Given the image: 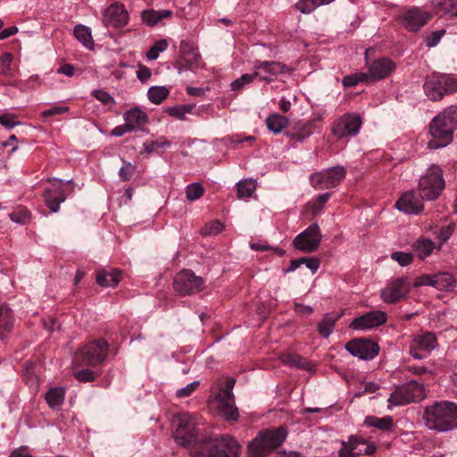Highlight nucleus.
<instances>
[{
    "mask_svg": "<svg viewBox=\"0 0 457 457\" xmlns=\"http://www.w3.org/2000/svg\"><path fill=\"white\" fill-rule=\"evenodd\" d=\"M423 419L428 428L437 432L452 430L457 420V403L436 402L426 407Z\"/></svg>",
    "mask_w": 457,
    "mask_h": 457,
    "instance_id": "f257e3e1",
    "label": "nucleus"
},
{
    "mask_svg": "<svg viewBox=\"0 0 457 457\" xmlns=\"http://www.w3.org/2000/svg\"><path fill=\"white\" fill-rule=\"evenodd\" d=\"M457 129V105L450 106L436 116L430 124L432 140L430 148L446 146L453 140V132Z\"/></svg>",
    "mask_w": 457,
    "mask_h": 457,
    "instance_id": "f03ea898",
    "label": "nucleus"
},
{
    "mask_svg": "<svg viewBox=\"0 0 457 457\" xmlns=\"http://www.w3.org/2000/svg\"><path fill=\"white\" fill-rule=\"evenodd\" d=\"M287 436L284 427L260 432L248 445L249 457H266L284 442Z\"/></svg>",
    "mask_w": 457,
    "mask_h": 457,
    "instance_id": "7ed1b4c3",
    "label": "nucleus"
},
{
    "mask_svg": "<svg viewBox=\"0 0 457 457\" xmlns=\"http://www.w3.org/2000/svg\"><path fill=\"white\" fill-rule=\"evenodd\" d=\"M445 186L443 170L434 164L420 178L417 192L421 199L434 201L439 197Z\"/></svg>",
    "mask_w": 457,
    "mask_h": 457,
    "instance_id": "20e7f679",
    "label": "nucleus"
},
{
    "mask_svg": "<svg viewBox=\"0 0 457 457\" xmlns=\"http://www.w3.org/2000/svg\"><path fill=\"white\" fill-rule=\"evenodd\" d=\"M109 345L104 339L91 341L77 351L74 355V364L97 366L107 357Z\"/></svg>",
    "mask_w": 457,
    "mask_h": 457,
    "instance_id": "39448f33",
    "label": "nucleus"
},
{
    "mask_svg": "<svg viewBox=\"0 0 457 457\" xmlns=\"http://www.w3.org/2000/svg\"><path fill=\"white\" fill-rule=\"evenodd\" d=\"M197 421L195 416L189 413H181L172 419L174 428V439L181 446L189 445L198 435Z\"/></svg>",
    "mask_w": 457,
    "mask_h": 457,
    "instance_id": "423d86ee",
    "label": "nucleus"
},
{
    "mask_svg": "<svg viewBox=\"0 0 457 457\" xmlns=\"http://www.w3.org/2000/svg\"><path fill=\"white\" fill-rule=\"evenodd\" d=\"M239 449L232 438L214 437L207 441L194 457H237Z\"/></svg>",
    "mask_w": 457,
    "mask_h": 457,
    "instance_id": "0eeeda50",
    "label": "nucleus"
},
{
    "mask_svg": "<svg viewBox=\"0 0 457 457\" xmlns=\"http://www.w3.org/2000/svg\"><path fill=\"white\" fill-rule=\"evenodd\" d=\"M424 395L423 386L417 381H411L395 388L387 399L388 408L391 409L392 406L405 405L411 402L420 401Z\"/></svg>",
    "mask_w": 457,
    "mask_h": 457,
    "instance_id": "6e6552de",
    "label": "nucleus"
},
{
    "mask_svg": "<svg viewBox=\"0 0 457 457\" xmlns=\"http://www.w3.org/2000/svg\"><path fill=\"white\" fill-rule=\"evenodd\" d=\"M345 177L342 166L332 167L310 175V183L316 190L329 189L338 186Z\"/></svg>",
    "mask_w": 457,
    "mask_h": 457,
    "instance_id": "1a4fd4ad",
    "label": "nucleus"
},
{
    "mask_svg": "<svg viewBox=\"0 0 457 457\" xmlns=\"http://www.w3.org/2000/svg\"><path fill=\"white\" fill-rule=\"evenodd\" d=\"M175 291L180 295H192L200 292L204 287V279L192 270H184L179 272L173 282Z\"/></svg>",
    "mask_w": 457,
    "mask_h": 457,
    "instance_id": "9d476101",
    "label": "nucleus"
},
{
    "mask_svg": "<svg viewBox=\"0 0 457 457\" xmlns=\"http://www.w3.org/2000/svg\"><path fill=\"white\" fill-rule=\"evenodd\" d=\"M321 241V233L317 223H313L297 235L293 244L295 248L305 252L312 253L318 249Z\"/></svg>",
    "mask_w": 457,
    "mask_h": 457,
    "instance_id": "9b49d317",
    "label": "nucleus"
},
{
    "mask_svg": "<svg viewBox=\"0 0 457 457\" xmlns=\"http://www.w3.org/2000/svg\"><path fill=\"white\" fill-rule=\"evenodd\" d=\"M437 347V340L434 333L426 332L413 337L410 343V354L421 360Z\"/></svg>",
    "mask_w": 457,
    "mask_h": 457,
    "instance_id": "f8f14e48",
    "label": "nucleus"
},
{
    "mask_svg": "<svg viewBox=\"0 0 457 457\" xmlns=\"http://www.w3.org/2000/svg\"><path fill=\"white\" fill-rule=\"evenodd\" d=\"M410 292V284L404 277L397 278L390 281L380 291V298L386 303H395L404 298Z\"/></svg>",
    "mask_w": 457,
    "mask_h": 457,
    "instance_id": "ddd939ff",
    "label": "nucleus"
},
{
    "mask_svg": "<svg viewBox=\"0 0 457 457\" xmlns=\"http://www.w3.org/2000/svg\"><path fill=\"white\" fill-rule=\"evenodd\" d=\"M345 349L352 355L361 360H372L379 352L377 343L368 339H353L345 345Z\"/></svg>",
    "mask_w": 457,
    "mask_h": 457,
    "instance_id": "4468645a",
    "label": "nucleus"
},
{
    "mask_svg": "<svg viewBox=\"0 0 457 457\" xmlns=\"http://www.w3.org/2000/svg\"><path fill=\"white\" fill-rule=\"evenodd\" d=\"M361 126L360 116L347 113L339 118L332 126L333 134L338 138L356 135Z\"/></svg>",
    "mask_w": 457,
    "mask_h": 457,
    "instance_id": "2eb2a0df",
    "label": "nucleus"
},
{
    "mask_svg": "<svg viewBox=\"0 0 457 457\" xmlns=\"http://www.w3.org/2000/svg\"><path fill=\"white\" fill-rule=\"evenodd\" d=\"M213 406L217 409L219 415L228 420H237L238 419V411L235 406L234 395L228 391H219L212 401Z\"/></svg>",
    "mask_w": 457,
    "mask_h": 457,
    "instance_id": "dca6fc26",
    "label": "nucleus"
},
{
    "mask_svg": "<svg viewBox=\"0 0 457 457\" xmlns=\"http://www.w3.org/2000/svg\"><path fill=\"white\" fill-rule=\"evenodd\" d=\"M414 286H431L438 290L450 291L456 287V279L451 273L439 272L420 277Z\"/></svg>",
    "mask_w": 457,
    "mask_h": 457,
    "instance_id": "f3484780",
    "label": "nucleus"
},
{
    "mask_svg": "<svg viewBox=\"0 0 457 457\" xmlns=\"http://www.w3.org/2000/svg\"><path fill=\"white\" fill-rule=\"evenodd\" d=\"M386 320V312L376 310L355 318L349 327L354 330H367L381 326L385 324Z\"/></svg>",
    "mask_w": 457,
    "mask_h": 457,
    "instance_id": "a211bd4d",
    "label": "nucleus"
},
{
    "mask_svg": "<svg viewBox=\"0 0 457 457\" xmlns=\"http://www.w3.org/2000/svg\"><path fill=\"white\" fill-rule=\"evenodd\" d=\"M179 50L180 57L177 63L179 73H181L184 69L191 70L199 66L201 56L197 48H195L193 44L183 40L180 42Z\"/></svg>",
    "mask_w": 457,
    "mask_h": 457,
    "instance_id": "6ab92c4d",
    "label": "nucleus"
},
{
    "mask_svg": "<svg viewBox=\"0 0 457 457\" xmlns=\"http://www.w3.org/2000/svg\"><path fill=\"white\" fill-rule=\"evenodd\" d=\"M255 72L260 71L258 78L267 83L271 82L277 76L289 71V68L275 61L256 62L253 66Z\"/></svg>",
    "mask_w": 457,
    "mask_h": 457,
    "instance_id": "aec40b11",
    "label": "nucleus"
},
{
    "mask_svg": "<svg viewBox=\"0 0 457 457\" xmlns=\"http://www.w3.org/2000/svg\"><path fill=\"white\" fill-rule=\"evenodd\" d=\"M129 22V13L123 4L114 3L104 12L103 23L104 26L122 28Z\"/></svg>",
    "mask_w": 457,
    "mask_h": 457,
    "instance_id": "412c9836",
    "label": "nucleus"
},
{
    "mask_svg": "<svg viewBox=\"0 0 457 457\" xmlns=\"http://www.w3.org/2000/svg\"><path fill=\"white\" fill-rule=\"evenodd\" d=\"M367 78L370 81L379 80L387 78L395 69V63L388 58L376 59L370 63L367 62Z\"/></svg>",
    "mask_w": 457,
    "mask_h": 457,
    "instance_id": "4be33fe9",
    "label": "nucleus"
},
{
    "mask_svg": "<svg viewBox=\"0 0 457 457\" xmlns=\"http://www.w3.org/2000/svg\"><path fill=\"white\" fill-rule=\"evenodd\" d=\"M423 201L425 200L420 197L418 192L410 190L401 195L395 203V207L405 213L418 214L424 209Z\"/></svg>",
    "mask_w": 457,
    "mask_h": 457,
    "instance_id": "5701e85b",
    "label": "nucleus"
},
{
    "mask_svg": "<svg viewBox=\"0 0 457 457\" xmlns=\"http://www.w3.org/2000/svg\"><path fill=\"white\" fill-rule=\"evenodd\" d=\"M430 15L420 9L413 7L405 12L400 18L403 26L409 31H418L429 20Z\"/></svg>",
    "mask_w": 457,
    "mask_h": 457,
    "instance_id": "b1692460",
    "label": "nucleus"
},
{
    "mask_svg": "<svg viewBox=\"0 0 457 457\" xmlns=\"http://www.w3.org/2000/svg\"><path fill=\"white\" fill-rule=\"evenodd\" d=\"M51 181L53 182V187L52 188L45 190L44 199L51 212H57L60 208V204L65 201L66 196L61 186V182L56 179H53Z\"/></svg>",
    "mask_w": 457,
    "mask_h": 457,
    "instance_id": "393cba45",
    "label": "nucleus"
},
{
    "mask_svg": "<svg viewBox=\"0 0 457 457\" xmlns=\"http://www.w3.org/2000/svg\"><path fill=\"white\" fill-rule=\"evenodd\" d=\"M123 120L131 131L142 130L148 122V115L140 108L132 107L123 113Z\"/></svg>",
    "mask_w": 457,
    "mask_h": 457,
    "instance_id": "a878e982",
    "label": "nucleus"
},
{
    "mask_svg": "<svg viewBox=\"0 0 457 457\" xmlns=\"http://www.w3.org/2000/svg\"><path fill=\"white\" fill-rule=\"evenodd\" d=\"M423 87L426 96L433 101L441 100L445 96L443 85H441L437 74L428 77Z\"/></svg>",
    "mask_w": 457,
    "mask_h": 457,
    "instance_id": "bb28decb",
    "label": "nucleus"
},
{
    "mask_svg": "<svg viewBox=\"0 0 457 457\" xmlns=\"http://www.w3.org/2000/svg\"><path fill=\"white\" fill-rule=\"evenodd\" d=\"M363 439L351 436L349 441L342 442V448L338 452V457H358L363 454V448L360 444H364Z\"/></svg>",
    "mask_w": 457,
    "mask_h": 457,
    "instance_id": "cd10ccee",
    "label": "nucleus"
},
{
    "mask_svg": "<svg viewBox=\"0 0 457 457\" xmlns=\"http://www.w3.org/2000/svg\"><path fill=\"white\" fill-rule=\"evenodd\" d=\"M172 12L170 10H145L142 12V19L143 21L150 27L155 26L163 19H168L172 16Z\"/></svg>",
    "mask_w": 457,
    "mask_h": 457,
    "instance_id": "c85d7f7f",
    "label": "nucleus"
},
{
    "mask_svg": "<svg viewBox=\"0 0 457 457\" xmlns=\"http://www.w3.org/2000/svg\"><path fill=\"white\" fill-rule=\"evenodd\" d=\"M341 318L339 313H326L322 320L318 324L317 330L319 334L328 338L334 330L337 321Z\"/></svg>",
    "mask_w": 457,
    "mask_h": 457,
    "instance_id": "c756f323",
    "label": "nucleus"
},
{
    "mask_svg": "<svg viewBox=\"0 0 457 457\" xmlns=\"http://www.w3.org/2000/svg\"><path fill=\"white\" fill-rule=\"evenodd\" d=\"M120 280V272L118 270L112 271L99 270L96 274V282L102 287H114Z\"/></svg>",
    "mask_w": 457,
    "mask_h": 457,
    "instance_id": "7c9ffc66",
    "label": "nucleus"
},
{
    "mask_svg": "<svg viewBox=\"0 0 457 457\" xmlns=\"http://www.w3.org/2000/svg\"><path fill=\"white\" fill-rule=\"evenodd\" d=\"M334 1L335 0H299L295 4V7L302 13L309 14L319 6L329 4Z\"/></svg>",
    "mask_w": 457,
    "mask_h": 457,
    "instance_id": "2f4dec72",
    "label": "nucleus"
},
{
    "mask_svg": "<svg viewBox=\"0 0 457 457\" xmlns=\"http://www.w3.org/2000/svg\"><path fill=\"white\" fill-rule=\"evenodd\" d=\"M268 129L275 134H279L288 124V119L278 113L270 115L266 119Z\"/></svg>",
    "mask_w": 457,
    "mask_h": 457,
    "instance_id": "473e14b6",
    "label": "nucleus"
},
{
    "mask_svg": "<svg viewBox=\"0 0 457 457\" xmlns=\"http://www.w3.org/2000/svg\"><path fill=\"white\" fill-rule=\"evenodd\" d=\"M413 248L417 252L418 257L424 260L433 253L435 243L428 238H420L413 245Z\"/></svg>",
    "mask_w": 457,
    "mask_h": 457,
    "instance_id": "72a5a7b5",
    "label": "nucleus"
},
{
    "mask_svg": "<svg viewBox=\"0 0 457 457\" xmlns=\"http://www.w3.org/2000/svg\"><path fill=\"white\" fill-rule=\"evenodd\" d=\"M365 425L374 427L380 430H389L393 427V419L391 416L378 418L376 416H368L364 421Z\"/></svg>",
    "mask_w": 457,
    "mask_h": 457,
    "instance_id": "f704fd0d",
    "label": "nucleus"
},
{
    "mask_svg": "<svg viewBox=\"0 0 457 457\" xmlns=\"http://www.w3.org/2000/svg\"><path fill=\"white\" fill-rule=\"evenodd\" d=\"M46 400L50 408H59L64 400V390L61 387L51 388L46 394Z\"/></svg>",
    "mask_w": 457,
    "mask_h": 457,
    "instance_id": "c9c22d12",
    "label": "nucleus"
},
{
    "mask_svg": "<svg viewBox=\"0 0 457 457\" xmlns=\"http://www.w3.org/2000/svg\"><path fill=\"white\" fill-rule=\"evenodd\" d=\"M169 89L166 87L154 86L148 89L147 96L151 103L159 104L169 96Z\"/></svg>",
    "mask_w": 457,
    "mask_h": 457,
    "instance_id": "e433bc0d",
    "label": "nucleus"
},
{
    "mask_svg": "<svg viewBox=\"0 0 457 457\" xmlns=\"http://www.w3.org/2000/svg\"><path fill=\"white\" fill-rule=\"evenodd\" d=\"M74 36L87 48H92L93 39L91 36V29L88 27L84 25H77L74 28Z\"/></svg>",
    "mask_w": 457,
    "mask_h": 457,
    "instance_id": "4c0bfd02",
    "label": "nucleus"
},
{
    "mask_svg": "<svg viewBox=\"0 0 457 457\" xmlns=\"http://www.w3.org/2000/svg\"><path fill=\"white\" fill-rule=\"evenodd\" d=\"M438 79L445 95H450L457 92V78L447 74H437Z\"/></svg>",
    "mask_w": 457,
    "mask_h": 457,
    "instance_id": "58836bf2",
    "label": "nucleus"
},
{
    "mask_svg": "<svg viewBox=\"0 0 457 457\" xmlns=\"http://www.w3.org/2000/svg\"><path fill=\"white\" fill-rule=\"evenodd\" d=\"M256 183L253 179H245L243 181H239L237 184V197L245 198L249 197L255 191Z\"/></svg>",
    "mask_w": 457,
    "mask_h": 457,
    "instance_id": "ea45409f",
    "label": "nucleus"
},
{
    "mask_svg": "<svg viewBox=\"0 0 457 457\" xmlns=\"http://www.w3.org/2000/svg\"><path fill=\"white\" fill-rule=\"evenodd\" d=\"M260 75V71L255 72L253 71L251 74H243L239 79L234 80L231 83V89L237 91L242 89L245 85L251 84Z\"/></svg>",
    "mask_w": 457,
    "mask_h": 457,
    "instance_id": "a19ab883",
    "label": "nucleus"
},
{
    "mask_svg": "<svg viewBox=\"0 0 457 457\" xmlns=\"http://www.w3.org/2000/svg\"><path fill=\"white\" fill-rule=\"evenodd\" d=\"M435 5L445 13L457 17L456 0H436Z\"/></svg>",
    "mask_w": 457,
    "mask_h": 457,
    "instance_id": "79ce46f5",
    "label": "nucleus"
},
{
    "mask_svg": "<svg viewBox=\"0 0 457 457\" xmlns=\"http://www.w3.org/2000/svg\"><path fill=\"white\" fill-rule=\"evenodd\" d=\"M330 193H324L317 195L312 201L309 203V206L313 214L319 213L324 207L325 204L330 198Z\"/></svg>",
    "mask_w": 457,
    "mask_h": 457,
    "instance_id": "37998d69",
    "label": "nucleus"
},
{
    "mask_svg": "<svg viewBox=\"0 0 457 457\" xmlns=\"http://www.w3.org/2000/svg\"><path fill=\"white\" fill-rule=\"evenodd\" d=\"M168 47V42L166 39H161L154 43V45L149 49L146 56L149 60H156L160 54L165 51Z\"/></svg>",
    "mask_w": 457,
    "mask_h": 457,
    "instance_id": "c03bdc74",
    "label": "nucleus"
},
{
    "mask_svg": "<svg viewBox=\"0 0 457 457\" xmlns=\"http://www.w3.org/2000/svg\"><path fill=\"white\" fill-rule=\"evenodd\" d=\"M204 195V187L199 183H192L186 187L187 199L195 201Z\"/></svg>",
    "mask_w": 457,
    "mask_h": 457,
    "instance_id": "a18cd8bd",
    "label": "nucleus"
},
{
    "mask_svg": "<svg viewBox=\"0 0 457 457\" xmlns=\"http://www.w3.org/2000/svg\"><path fill=\"white\" fill-rule=\"evenodd\" d=\"M360 82H369L366 72L348 75L343 79V85L345 87H354Z\"/></svg>",
    "mask_w": 457,
    "mask_h": 457,
    "instance_id": "49530a36",
    "label": "nucleus"
},
{
    "mask_svg": "<svg viewBox=\"0 0 457 457\" xmlns=\"http://www.w3.org/2000/svg\"><path fill=\"white\" fill-rule=\"evenodd\" d=\"M392 260L398 262L401 266H408L413 260V254L404 252H395L391 253Z\"/></svg>",
    "mask_w": 457,
    "mask_h": 457,
    "instance_id": "de8ad7c7",
    "label": "nucleus"
},
{
    "mask_svg": "<svg viewBox=\"0 0 457 457\" xmlns=\"http://www.w3.org/2000/svg\"><path fill=\"white\" fill-rule=\"evenodd\" d=\"M136 166L129 162H123V165L119 170V176L121 180L128 181L135 174Z\"/></svg>",
    "mask_w": 457,
    "mask_h": 457,
    "instance_id": "09e8293b",
    "label": "nucleus"
},
{
    "mask_svg": "<svg viewBox=\"0 0 457 457\" xmlns=\"http://www.w3.org/2000/svg\"><path fill=\"white\" fill-rule=\"evenodd\" d=\"M12 62V54L5 53L0 57V74L10 75L12 71L11 63Z\"/></svg>",
    "mask_w": 457,
    "mask_h": 457,
    "instance_id": "8fccbe9b",
    "label": "nucleus"
},
{
    "mask_svg": "<svg viewBox=\"0 0 457 457\" xmlns=\"http://www.w3.org/2000/svg\"><path fill=\"white\" fill-rule=\"evenodd\" d=\"M193 108L194 107L192 105L176 106L169 109L168 112L175 118L184 120L187 113L192 112Z\"/></svg>",
    "mask_w": 457,
    "mask_h": 457,
    "instance_id": "3c124183",
    "label": "nucleus"
},
{
    "mask_svg": "<svg viewBox=\"0 0 457 457\" xmlns=\"http://www.w3.org/2000/svg\"><path fill=\"white\" fill-rule=\"evenodd\" d=\"M453 232V226H444L438 228L436 231H435L436 237L441 241L439 245V249L441 248L442 245L452 237Z\"/></svg>",
    "mask_w": 457,
    "mask_h": 457,
    "instance_id": "603ef678",
    "label": "nucleus"
},
{
    "mask_svg": "<svg viewBox=\"0 0 457 457\" xmlns=\"http://www.w3.org/2000/svg\"><path fill=\"white\" fill-rule=\"evenodd\" d=\"M12 327L11 312L0 307V330L7 331Z\"/></svg>",
    "mask_w": 457,
    "mask_h": 457,
    "instance_id": "864d4df0",
    "label": "nucleus"
},
{
    "mask_svg": "<svg viewBox=\"0 0 457 457\" xmlns=\"http://www.w3.org/2000/svg\"><path fill=\"white\" fill-rule=\"evenodd\" d=\"M96 376V373L89 369H84L75 373V378L80 382L94 381Z\"/></svg>",
    "mask_w": 457,
    "mask_h": 457,
    "instance_id": "5fc2aeb1",
    "label": "nucleus"
},
{
    "mask_svg": "<svg viewBox=\"0 0 457 457\" xmlns=\"http://www.w3.org/2000/svg\"><path fill=\"white\" fill-rule=\"evenodd\" d=\"M10 219L15 223L23 224L29 220V213L27 210L21 209L18 212H13L9 214Z\"/></svg>",
    "mask_w": 457,
    "mask_h": 457,
    "instance_id": "6e6d98bb",
    "label": "nucleus"
},
{
    "mask_svg": "<svg viewBox=\"0 0 457 457\" xmlns=\"http://www.w3.org/2000/svg\"><path fill=\"white\" fill-rule=\"evenodd\" d=\"M199 384H200L199 381H194V382L187 385L185 387H182V388L179 389L176 392V395L179 398L187 397V396L191 395V394L194 391L196 390V388L198 387Z\"/></svg>",
    "mask_w": 457,
    "mask_h": 457,
    "instance_id": "4d7b16f0",
    "label": "nucleus"
},
{
    "mask_svg": "<svg viewBox=\"0 0 457 457\" xmlns=\"http://www.w3.org/2000/svg\"><path fill=\"white\" fill-rule=\"evenodd\" d=\"M283 362L290 366L303 368L305 361L296 354H287L283 358Z\"/></svg>",
    "mask_w": 457,
    "mask_h": 457,
    "instance_id": "13d9d810",
    "label": "nucleus"
},
{
    "mask_svg": "<svg viewBox=\"0 0 457 457\" xmlns=\"http://www.w3.org/2000/svg\"><path fill=\"white\" fill-rule=\"evenodd\" d=\"M0 124L7 129H12L20 124V122L17 120L16 116L5 113L0 116Z\"/></svg>",
    "mask_w": 457,
    "mask_h": 457,
    "instance_id": "bf43d9fd",
    "label": "nucleus"
},
{
    "mask_svg": "<svg viewBox=\"0 0 457 457\" xmlns=\"http://www.w3.org/2000/svg\"><path fill=\"white\" fill-rule=\"evenodd\" d=\"M69 112V108L66 106H53L48 110H45L41 112L44 118L62 114Z\"/></svg>",
    "mask_w": 457,
    "mask_h": 457,
    "instance_id": "052dcab7",
    "label": "nucleus"
},
{
    "mask_svg": "<svg viewBox=\"0 0 457 457\" xmlns=\"http://www.w3.org/2000/svg\"><path fill=\"white\" fill-rule=\"evenodd\" d=\"M93 96L100 102L104 104L114 103L112 96L104 90H95Z\"/></svg>",
    "mask_w": 457,
    "mask_h": 457,
    "instance_id": "680f3d73",
    "label": "nucleus"
},
{
    "mask_svg": "<svg viewBox=\"0 0 457 457\" xmlns=\"http://www.w3.org/2000/svg\"><path fill=\"white\" fill-rule=\"evenodd\" d=\"M222 229V224L219 220H214L210 227L203 228L202 234L204 236L218 234Z\"/></svg>",
    "mask_w": 457,
    "mask_h": 457,
    "instance_id": "e2e57ef3",
    "label": "nucleus"
},
{
    "mask_svg": "<svg viewBox=\"0 0 457 457\" xmlns=\"http://www.w3.org/2000/svg\"><path fill=\"white\" fill-rule=\"evenodd\" d=\"M445 32V31L444 29L432 32L430 37L428 38L427 46L429 47L436 46L439 43Z\"/></svg>",
    "mask_w": 457,
    "mask_h": 457,
    "instance_id": "0e129e2a",
    "label": "nucleus"
},
{
    "mask_svg": "<svg viewBox=\"0 0 457 457\" xmlns=\"http://www.w3.org/2000/svg\"><path fill=\"white\" fill-rule=\"evenodd\" d=\"M152 75L151 70L145 66L139 65L138 70L137 71V79L145 83L146 82Z\"/></svg>",
    "mask_w": 457,
    "mask_h": 457,
    "instance_id": "69168bd1",
    "label": "nucleus"
},
{
    "mask_svg": "<svg viewBox=\"0 0 457 457\" xmlns=\"http://www.w3.org/2000/svg\"><path fill=\"white\" fill-rule=\"evenodd\" d=\"M303 263L312 270V273H315L318 270L320 264V260L314 257L303 258Z\"/></svg>",
    "mask_w": 457,
    "mask_h": 457,
    "instance_id": "338daca9",
    "label": "nucleus"
},
{
    "mask_svg": "<svg viewBox=\"0 0 457 457\" xmlns=\"http://www.w3.org/2000/svg\"><path fill=\"white\" fill-rule=\"evenodd\" d=\"M10 457H32V455L28 447L21 446L20 448L14 450Z\"/></svg>",
    "mask_w": 457,
    "mask_h": 457,
    "instance_id": "774afa93",
    "label": "nucleus"
}]
</instances>
